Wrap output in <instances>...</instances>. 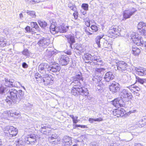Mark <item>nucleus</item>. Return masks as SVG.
Returning a JSON list of instances; mask_svg holds the SVG:
<instances>
[{
  "instance_id": "15",
  "label": "nucleus",
  "mask_w": 146,
  "mask_h": 146,
  "mask_svg": "<svg viewBox=\"0 0 146 146\" xmlns=\"http://www.w3.org/2000/svg\"><path fill=\"white\" fill-rule=\"evenodd\" d=\"M114 77L113 73L110 71L106 73L104 76V79L106 81L109 82L113 80Z\"/></svg>"
},
{
  "instance_id": "59",
  "label": "nucleus",
  "mask_w": 146,
  "mask_h": 146,
  "mask_svg": "<svg viewBox=\"0 0 146 146\" xmlns=\"http://www.w3.org/2000/svg\"><path fill=\"white\" fill-rule=\"evenodd\" d=\"M41 76L40 74H39L38 73H36L35 75V78L36 79V77L38 78L40 77Z\"/></svg>"
},
{
  "instance_id": "12",
  "label": "nucleus",
  "mask_w": 146,
  "mask_h": 146,
  "mask_svg": "<svg viewBox=\"0 0 146 146\" xmlns=\"http://www.w3.org/2000/svg\"><path fill=\"white\" fill-rule=\"evenodd\" d=\"M69 62V58L66 56H62L59 60V62L62 66L67 65Z\"/></svg>"
},
{
  "instance_id": "30",
  "label": "nucleus",
  "mask_w": 146,
  "mask_h": 146,
  "mask_svg": "<svg viewBox=\"0 0 146 146\" xmlns=\"http://www.w3.org/2000/svg\"><path fill=\"white\" fill-rule=\"evenodd\" d=\"M58 137V135L56 134H54L48 137V140L50 142H54V139H57Z\"/></svg>"
},
{
  "instance_id": "61",
  "label": "nucleus",
  "mask_w": 146,
  "mask_h": 146,
  "mask_svg": "<svg viewBox=\"0 0 146 146\" xmlns=\"http://www.w3.org/2000/svg\"><path fill=\"white\" fill-rule=\"evenodd\" d=\"M89 121L90 123H93L94 121H95V119L94 118H90Z\"/></svg>"
},
{
  "instance_id": "22",
  "label": "nucleus",
  "mask_w": 146,
  "mask_h": 146,
  "mask_svg": "<svg viewBox=\"0 0 146 146\" xmlns=\"http://www.w3.org/2000/svg\"><path fill=\"white\" fill-rule=\"evenodd\" d=\"M121 97L123 98H128L129 99H131L133 96L130 93L127 92H121L120 93Z\"/></svg>"
},
{
  "instance_id": "36",
  "label": "nucleus",
  "mask_w": 146,
  "mask_h": 146,
  "mask_svg": "<svg viewBox=\"0 0 146 146\" xmlns=\"http://www.w3.org/2000/svg\"><path fill=\"white\" fill-rule=\"evenodd\" d=\"M115 30H116V28H113V29H110L108 31V33L110 34V36L114 37Z\"/></svg>"
},
{
  "instance_id": "64",
  "label": "nucleus",
  "mask_w": 146,
  "mask_h": 146,
  "mask_svg": "<svg viewBox=\"0 0 146 146\" xmlns=\"http://www.w3.org/2000/svg\"><path fill=\"white\" fill-rule=\"evenodd\" d=\"M143 30L142 31L143 34L146 36V27L144 29H143Z\"/></svg>"
},
{
  "instance_id": "54",
  "label": "nucleus",
  "mask_w": 146,
  "mask_h": 146,
  "mask_svg": "<svg viewBox=\"0 0 146 146\" xmlns=\"http://www.w3.org/2000/svg\"><path fill=\"white\" fill-rule=\"evenodd\" d=\"M73 15L75 19H77V18L78 17V13L77 12L75 11V12L73 13Z\"/></svg>"
},
{
  "instance_id": "62",
  "label": "nucleus",
  "mask_w": 146,
  "mask_h": 146,
  "mask_svg": "<svg viewBox=\"0 0 146 146\" xmlns=\"http://www.w3.org/2000/svg\"><path fill=\"white\" fill-rule=\"evenodd\" d=\"M85 25H86L88 27H90V21H88V22H85Z\"/></svg>"
},
{
  "instance_id": "5",
  "label": "nucleus",
  "mask_w": 146,
  "mask_h": 146,
  "mask_svg": "<svg viewBox=\"0 0 146 146\" xmlns=\"http://www.w3.org/2000/svg\"><path fill=\"white\" fill-rule=\"evenodd\" d=\"M50 66L48 63H42L38 66V70L43 75L48 74L49 73Z\"/></svg>"
},
{
  "instance_id": "52",
  "label": "nucleus",
  "mask_w": 146,
  "mask_h": 146,
  "mask_svg": "<svg viewBox=\"0 0 146 146\" xmlns=\"http://www.w3.org/2000/svg\"><path fill=\"white\" fill-rule=\"evenodd\" d=\"M76 126L77 127H81L82 128H87V127L86 125H76Z\"/></svg>"
},
{
  "instance_id": "47",
  "label": "nucleus",
  "mask_w": 146,
  "mask_h": 146,
  "mask_svg": "<svg viewBox=\"0 0 146 146\" xmlns=\"http://www.w3.org/2000/svg\"><path fill=\"white\" fill-rule=\"evenodd\" d=\"M136 81L140 83L141 84H144L143 79L141 78L138 77H136Z\"/></svg>"
},
{
  "instance_id": "1",
  "label": "nucleus",
  "mask_w": 146,
  "mask_h": 146,
  "mask_svg": "<svg viewBox=\"0 0 146 146\" xmlns=\"http://www.w3.org/2000/svg\"><path fill=\"white\" fill-rule=\"evenodd\" d=\"M73 80L71 84L74 86L73 87V91H84L81 86V82L80 81H83L84 79L82 73L79 72L73 77Z\"/></svg>"
},
{
  "instance_id": "48",
  "label": "nucleus",
  "mask_w": 146,
  "mask_h": 146,
  "mask_svg": "<svg viewBox=\"0 0 146 146\" xmlns=\"http://www.w3.org/2000/svg\"><path fill=\"white\" fill-rule=\"evenodd\" d=\"M120 102L119 107H123L125 106V103L123 101V100L120 98V100L119 101Z\"/></svg>"
},
{
  "instance_id": "50",
  "label": "nucleus",
  "mask_w": 146,
  "mask_h": 146,
  "mask_svg": "<svg viewBox=\"0 0 146 146\" xmlns=\"http://www.w3.org/2000/svg\"><path fill=\"white\" fill-rule=\"evenodd\" d=\"M72 141H70L64 143V145L65 146H69L72 144Z\"/></svg>"
},
{
  "instance_id": "20",
  "label": "nucleus",
  "mask_w": 146,
  "mask_h": 146,
  "mask_svg": "<svg viewBox=\"0 0 146 146\" xmlns=\"http://www.w3.org/2000/svg\"><path fill=\"white\" fill-rule=\"evenodd\" d=\"M118 84L113 83L109 86V89L111 91H118L120 89V88L118 87Z\"/></svg>"
},
{
  "instance_id": "43",
  "label": "nucleus",
  "mask_w": 146,
  "mask_h": 146,
  "mask_svg": "<svg viewBox=\"0 0 146 146\" xmlns=\"http://www.w3.org/2000/svg\"><path fill=\"white\" fill-rule=\"evenodd\" d=\"M111 44L110 43L106 41L104 43V46L105 48H108L111 46Z\"/></svg>"
},
{
  "instance_id": "21",
  "label": "nucleus",
  "mask_w": 146,
  "mask_h": 146,
  "mask_svg": "<svg viewBox=\"0 0 146 146\" xmlns=\"http://www.w3.org/2000/svg\"><path fill=\"white\" fill-rule=\"evenodd\" d=\"M139 127H142L146 125V116H144L140 119L137 123Z\"/></svg>"
},
{
  "instance_id": "41",
  "label": "nucleus",
  "mask_w": 146,
  "mask_h": 146,
  "mask_svg": "<svg viewBox=\"0 0 146 146\" xmlns=\"http://www.w3.org/2000/svg\"><path fill=\"white\" fill-rule=\"evenodd\" d=\"M92 55L90 54L87 53L84 55V58L86 60H91Z\"/></svg>"
},
{
  "instance_id": "33",
  "label": "nucleus",
  "mask_w": 146,
  "mask_h": 146,
  "mask_svg": "<svg viewBox=\"0 0 146 146\" xmlns=\"http://www.w3.org/2000/svg\"><path fill=\"white\" fill-rule=\"evenodd\" d=\"M38 23L40 27L43 29H44L47 26V23L44 21L38 20Z\"/></svg>"
},
{
  "instance_id": "27",
  "label": "nucleus",
  "mask_w": 146,
  "mask_h": 146,
  "mask_svg": "<svg viewBox=\"0 0 146 146\" xmlns=\"http://www.w3.org/2000/svg\"><path fill=\"white\" fill-rule=\"evenodd\" d=\"M120 100V98H117L112 101L113 105L116 108H119L120 106V102L119 101Z\"/></svg>"
},
{
  "instance_id": "35",
  "label": "nucleus",
  "mask_w": 146,
  "mask_h": 146,
  "mask_svg": "<svg viewBox=\"0 0 146 146\" xmlns=\"http://www.w3.org/2000/svg\"><path fill=\"white\" fill-rule=\"evenodd\" d=\"M105 70V69L103 68H96L95 69L96 72L100 74V75H104Z\"/></svg>"
},
{
  "instance_id": "3",
  "label": "nucleus",
  "mask_w": 146,
  "mask_h": 146,
  "mask_svg": "<svg viewBox=\"0 0 146 146\" xmlns=\"http://www.w3.org/2000/svg\"><path fill=\"white\" fill-rule=\"evenodd\" d=\"M4 131L7 133L8 136L10 137L15 136L18 133V131L16 128L12 126H8L5 128Z\"/></svg>"
},
{
  "instance_id": "16",
  "label": "nucleus",
  "mask_w": 146,
  "mask_h": 146,
  "mask_svg": "<svg viewBox=\"0 0 146 146\" xmlns=\"http://www.w3.org/2000/svg\"><path fill=\"white\" fill-rule=\"evenodd\" d=\"M57 54L56 50L51 47H48L46 50V55L47 56H54Z\"/></svg>"
},
{
  "instance_id": "25",
  "label": "nucleus",
  "mask_w": 146,
  "mask_h": 146,
  "mask_svg": "<svg viewBox=\"0 0 146 146\" xmlns=\"http://www.w3.org/2000/svg\"><path fill=\"white\" fill-rule=\"evenodd\" d=\"M8 114H9L12 117H14L15 116H19L20 115V112L19 111H9L8 112Z\"/></svg>"
},
{
  "instance_id": "23",
  "label": "nucleus",
  "mask_w": 146,
  "mask_h": 146,
  "mask_svg": "<svg viewBox=\"0 0 146 146\" xmlns=\"http://www.w3.org/2000/svg\"><path fill=\"white\" fill-rule=\"evenodd\" d=\"M16 146H27L25 140L23 141L22 140H19L16 143Z\"/></svg>"
},
{
  "instance_id": "24",
  "label": "nucleus",
  "mask_w": 146,
  "mask_h": 146,
  "mask_svg": "<svg viewBox=\"0 0 146 146\" xmlns=\"http://www.w3.org/2000/svg\"><path fill=\"white\" fill-rule=\"evenodd\" d=\"M13 80H8L5 78V86L9 87H11L13 86Z\"/></svg>"
},
{
  "instance_id": "55",
  "label": "nucleus",
  "mask_w": 146,
  "mask_h": 146,
  "mask_svg": "<svg viewBox=\"0 0 146 146\" xmlns=\"http://www.w3.org/2000/svg\"><path fill=\"white\" fill-rule=\"evenodd\" d=\"M30 27L27 26L25 28V29L27 32L30 33Z\"/></svg>"
},
{
  "instance_id": "9",
  "label": "nucleus",
  "mask_w": 146,
  "mask_h": 146,
  "mask_svg": "<svg viewBox=\"0 0 146 146\" xmlns=\"http://www.w3.org/2000/svg\"><path fill=\"white\" fill-rule=\"evenodd\" d=\"M68 43L70 44V47L71 49L76 48L77 50L80 51V52H82L81 48V49H80V48H79L78 46H76L75 48V46H74V47H72V44L75 42L74 36H69V37H68Z\"/></svg>"
},
{
  "instance_id": "53",
  "label": "nucleus",
  "mask_w": 146,
  "mask_h": 146,
  "mask_svg": "<svg viewBox=\"0 0 146 146\" xmlns=\"http://www.w3.org/2000/svg\"><path fill=\"white\" fill-rule=\"evenodd\" d=\"M34 29L35 28H33L31 29L30 33L32 34L36 33V32H35V30Z\"/></svg>"
},
{
  "instance_id": "18",
  "label": "nucleus",
  "mask_w": 146,
  "mask_h": 146,
  "mask_svg": "<svg viewBox=\"0 0 146 146\" xmlns=\"http://www.w3.org/2000/svg\"><path fill=\"white\" fill-rule=\"evenodd\" d=\"M68 29V27H56L55 30H54V34L59 32L60 33H64L66 32Z\"/></svg>"
},
{
  "instance_id": "8",
  "label": "nucleus",
  "mask_w": 146,
  "mask_h": 146,
  "mask_svg": "<svg viewBox=\"0 0 146 146\" xmlns=\"http://www.w3.org/2000/svg\"><path fill=\"white\" fill-rule=\"evenodd\" d=\"M136 11L137 9L134 8L124 11L123 13V18L126 19L130 18Z\"/></svg>"
},
{
  "instance_id": "26",
  "label": "nucleus",
  "mask_w": 146,
  "mask_h": 146,
  "mask_svg": "<svg viewBox=\"0 0 146 146\" xmlns=\"http://www.w3.org/2000/svg\"><path fill=\"white\" fill-rule=\"evenodd\" d=\"M137 27L138 29H141V31H142L143 30V29H144L146 28V24L143 22H140L138 24Z\"/></svg>"
},
{
  "instance_id": "57",
  "label": "nucleus",
  "mask_w": 146,
  "mask_h": 146,
  "mask_svg": "<svg viewBox=\"0 0 146 146\" xmlns=\"http://www.w3.org/2000/svg\"><path fill=\"white\" fill-rule=\"evenodd\" d=\"M0 45L2 47H4L6 45V43H4L1 42V40H0Z\"/></svg>"
},
{
  "instance_id": "17",
  "label": "nucleus",
  "mask_w": 146,
  "mask_h": 146,
  "mask_svg": "<svg viewBox=\"0 0 146 146\" xmlns=\"http://www.w3.org/2000/svg\"><path fill=\"white\" fill-rule=\"evenodd\" d=\"M41 128L40 129L41 132L43 134H47L49 132L50 130H48V129L49 128L50 126L49 125L46 124L44 125H42Z\"/></svg>"
},
{
  "instance_id": "31",
  "label": "nucleus",
  "mask_w": 146,
  "mask_h": 146,
  "mask_svg": "<svg viewBox=\"0 0 146 146\" xmlns=\"http://www.w3.org/2000/svg\"><path fill=\"white\" fill-rule=\"evenodd\" d=\"M104 35H102L100 36H98L95 38V42L99 47H100V39L103 37Z\"/></svg>"
},
{
  "instance_id": "63",
  "label": "nucleus",
  "mask_w": 146,
  "mask_h": 146,
  "mask_svg": "<svg viewBox=\"0 0 146 146\" xmlns=\"http://www.w3.org/2000/svg\"><path fill=\"white\" fill-rule=\"evenodd\" d=\"M84 11L85 10H81V11L82 13L84 15L86 14L87 13V12L86 11Z\"/></svg>"
},
{
  "instance_id": "10",
  "label": "nucleus",
  "mask_w": 146,
  "mask_h": 146,
  "mask_svg": "<svg viewBox=\"0 0 146 146\" xmlns=\"http://www.w3.org/2000/svg\"><path fill=\"white\" fill-rule=\"evenodd\" d=\"M36 136L35 134H31L28 135L27 137L25 138L27 145L31 143L34 142L36 141Z\"/></svg>"
},
{
  "instance_id": "56",
  "label": "nucleus",
  "mask_w": 146,
  "mask_h": 146,
  "mask_svg": "<svg viewBox=\"0 0 146 146\" xmlns=\"http://www.w3.org/2000/svg\"><path fill=\"white\" fill-rule=\"evenodd\" d=\"M22 66L24 68H26L28 67V65L26 62H24L22 63Z\"/></svg>"
},
{
  "instance_id": "29",
  "label": "nucleus",
  "mask_w": 146,
  "mask_h": 146,
  "mask_svg": "<svg viewBox=\"0 0 146 146\" xmlns=\"http://www.w3.org/2000/svg\"><path fill=\"white\" fill-rule=\"evenodd\" d=\"M31 26L33 28L35 29L36 30L38 31H40V28L39 27L37 23L36 22H31Z\"/></svg>"
},
{
  "instance_id": "34",
  "label": "nucleus",
  "mask_w": 146,
  "mask_h": 146,
  "mask_svg": "<svg viewBox=\"0 0 146 146\" xmlns=\"http://www.w3.org/2000/svg\"><path fill=\"white\" fill-rule=\"evenodd\" d=\"M122 31H121L120 28L119 29H117L116 28V30L115 31V36L114 37H117V36H118L120 35L121 36H123V35L122 34Z\"/></svg>"
},
{
  "instance_id": "49",
  "label": "nucleus",
  "mask_w": 146,
  "mask_h": 146,
  "mask_svg": "<svg viewBox=\"0 0 146 146\" xmlns=\"http://www.w3.org/2000/svg\"><path fill=\"white\" fill-rule=\"evenodd\" d=\"M10 96H7V99L5 101L6 102L8 103L9 105L11 104H12V102L11 100H12L11 99V98H9L8 96H10Z\"/></svg>"
},
{
  "instance_id": "42",
  "label": "nucleus",
  "mask_w": 146,
  "mask_h": 146,
  "mask_svg": "<svg viewBox=\"0 0 146 146\" xmlns=\"http://www.w3.org/2000/svg\"><path fill=\"white\" fill-rule=\"evenodd\" d=\"M82 7L85 11H87L88 10V4L83 3L82 5Z\"/></svg>"
},
{
  "instance_id": "14",
  "label": "nucleus",
  "mask_w": 146,
  "mask_h": 146,
  "mask_svg": "<svg viewBox=\"0 0 146 146\" xmlns=\"http://www.w3.org/2000/svg\"><path fill=\"white\" fill-rule=\"evenodd\" d=\"M44 84L45 85H51L52 83V82L51 81H52V77L51 76H49L48 74H45L44 75Z\"/></svg>"
},
{
  "instance_id": "32",
  "label": "nucleus",
  "mask_w": 146,
  "mask_h": 146,
  "mask_svg": "<svg viewBox=\"0 0 146 146\" xmlns=\"http://www.w3.org/2000/svg\"><path fill=\"white\" fill-rule=\"evenodd\" d=\"M25 12L31 18H35L36 16L35 12L34 11L27 10Z\"/></svg>"
},
{
  "instance_id": "45",
  "label": "nucleus",
  "mask_w": 146,
  "mask_h": 146,
  "mask_svg": "<svg viewBox=\"0 0 146 146\" xmlns=\"http://www.w3.org/2000/svg\"><path fill=\"white\" fill-rule=\"evenodd\" d=\"M90 28L93 31V32H96L98 30L97 27L95 25H92Z\"/></svg>"
},
{
  "instance_id": "7",
  "label": "nucleus",
  "mask_w": 146,
  "mask_h": 146,
  "mask_svg": "<svg viewBox=\"0 0 146 146\" xmlns=\"http://www.w3.org/2000/svg\"><path fill=\"white\" fill-rule=\"evenodd\" d=\"M91 60L90 62V64L92 65H103V62L102 60L99 58V57L95 55H92Z\"/></svg>"
},
{
  "instance_id": "11",
  "label": "nucleus",
  "mask_w": 146,
  "mask_h": 146,
  "mask_svg": "<svg viewBox=\"0 0 146 146\" xmlns=\"http://www.w3.org/2000/svg\"><path fill=\"white\" fill-rule=\"evenodd\" d=\"M48 44V40L44 38L40 40L37 43L39 46L42 48L46 47Z\"/></svg>"
},
{
  "instance_id": "4",
  "label": "nucleus",
  "mask_w": 146,
  "mask_h": 146,
  "mask_svg": "<svg viewBox=\"0 0 146 146\" xmlns=\"http://www.w3.org/2000/svg\"><path fill=\"white\" fill-rule=\"evenodd\" d=\"M114 65H116L119 71L123 72L126 70L128 66V64L123 61H119L114 60L113 61Z\"/></svg>"
},
{
  "instance_id": "28",
  "label": "nucleus",
  "mask_w": 146,
  "mask_h": 146,
  "mask_svg": "<svg viewBox=\"0 0 146 146\" xmlns=\"http://www.w3.org/2000/svg\"><path fill=\"white\" fill-rule=\"evenodd\" d=\"M132 53L135 56L139 55L141 51L140 49L137 47H133L132 50Z\"/></svg>"
},
{
  "instance_id": "46",
  "label": "nucleus",
  "mask_w": 146,
  "mask_h": 146,
  "mask_svg": "<svg viewBox=\"0 0 146 146\" xmlns=\"http://www.w3.org/2000/svg\"><path fill=\"white\" fill-rule=\"evenodd\" d=\"M64 143L72 141L71 138L68 136H66L64 138Z\"/></svg>"
},
{
  "instance_id": "39",
  "label": "nucleus",
  "mask_w": 146,
  "mask_h": 146,
  "mask_svg": "<svg viewBox=\"0 0 146 146\" xmlns=\"http://www.w3.org/2000/svg\"><path fill=\"white\" fill-rule=\"evenodd\" d=\"M124 111V110L123 109H122L121 110H117L115 111V112H116V114H117V117L120 116L121 115V114L120 113L122 114V112H123Z\"/></svg>"
},
{
  "instance_id": "37",
  "label": "nucleus",
  "mask_w": 146,
  "mask_h": 146,
  "mask_svg": "<svg viewBox=\"0 0 146 146\" xmlns=\"http://www.w3.org/2000/svg\"><path fill=\"white\" fill-rule=\"evenodd\" d=\"M22 53L23 55L28 57L30 56V53L29 51L27 49H24Z\"/></svg>"
},
{
  "instance_id": "13",
  "label": "nucleus",
  "mask_w": 146,
  "mask_h": 146,
  "mask_svg": "<svg viewBox=\"0 0 146 146\" xmlns=\"http://www.w3.org/2000/svg\"><path fill=\"white\" fill-rule=\"evenodd\" d=\"M137 74L140 76H144L146 75V68L143 67L136 68L135 69Z\"/></svg>"
},
{
  "instance_id": "44",
  "label": "nucleus",
  "mask_w": 146,
  "mask_h": 146,
  "mask_svg": "<svg viewBox=\"0 0 146 146\" xmlns=\"http://www.w3.org/2000/svg\"><path fill=\"white\" fill-rule=\"evenodd\" d=\"M99 75L96 76L94 77V78L92 79L94 82L98 83L99 82L98 80Z\"/></svg>"
},
{
  "instance_id": "40",
  "label": "nucleus",
  "mask_w": 146,
  "mask_h": 146,
  "mask_svg": "<svg viewBox=\"0 0 146 146\" xmlns=\"http://www.w3.org/2000/svg\"><path fill=\"white\" fill-rule=\"evenodd\" d=\"M56 27L54 25L52 24L51 25L50 27V32L54 34V30H55V29Z\"/></svg>"
},
{
  "instance_id": "19",
  "label": "nucleus",
  "mask_w": 146,
  "mask_h": 146,
  "mask_svg": "<svg viewBox=\"0 0 146 146\" xmlns=\"http://www.w3.org/2000/svg\"><path fill=\"white\" fill-rule=\"evenodd\" d=\"M49 73L50 72H57L60 71L61 68L60 66L56 65H51L50 66Z\"/></svg>"
},
{
  "instance_id": "6",
  "label": "nucleus",
  "mask_w": 146,
  "mask_h": 146,
  "mask_svg": "<svg viewBox=\"0 0 146 146\" xmlns=\"http://www.w3.org/2000/svg\"><path fill=\"white\" fill-rule=\"evenodd\" d=\"M131 39L133 42L138 46H143V42L141 41V37L135 33H133L131 35Z\"/></svg>"
},
{
  "instance_id": "38",
  "label": "nucleus",
  "mask_w": 146,
  "mask_h": 146,
  "mask_svg": "<svg viewBox=\"0 0 146 146\" xmlns=\"http://www.w3.org/2000/svg\"><path fill=\"white\" fill-rule=\"evenodd\" d=\"M44 76L42 77L41 76L40 77H36V80L39 83H44Z\"/></svg>"
},
{
  "instance_id": "58",
  "label": "nucleus",
  "mask_w": 146,
  "mask_h": 146,
  "mask_svg": "<svg viewBox=\"0 0 146 146\" xmlns=\"http://www.w3.org/2000/svg\"><path fill=\"white\" fill-rule=\"evenodd\" d=\"M103 120L102 118L100 117L95 119V121H103Z\"/></svg>"
},
{
  "instance_id": "60",
  "label": "nucleus",
  "mask_w": 146,
  "mask_h": 146,
  "mask_svg": "<svg viewBox=\"0 0 146 146\" xmlns=\"http://www.w3.org/2000/svg\"><path fill=\"white\" fill-rule=\"evenodd\" d=\"M81 93L83 94V95H84L85 96H87L89 94V93L88 92H80Z\"/></svg>"
},
{
  "instance_id": "51",
  "label": "nucleus",
  "mask_w": 146,
  "mask_h": 146,
  "mask_svg": "<svg viewBox=\"0 0 146 146\" xmlns=\"http://www.w3.org/2000/svg\"><path fill=\"white\" fill-rule=\"evenodd\" d=\"M80 92H71L72 94L74 96L78 95L80 94H81Z\"/></svg>"
},
{
  "instance_id": "2",
  "label": "nucleus",
  "mask_w": 146,
  "mask_h": 146,
  "mask_svg": "<svg viewBox=\"0 0 146 146\" xmlns=\"http://www.w3.org/2000/svg\"><path fill=\"white\" fill-rule=\"evenodd\" d=\"M10 96H8L11 98L13 102L16 103L19 102L20 99L22 98L24 95V92H8Z\"/></svg>"
}]
</instances>
